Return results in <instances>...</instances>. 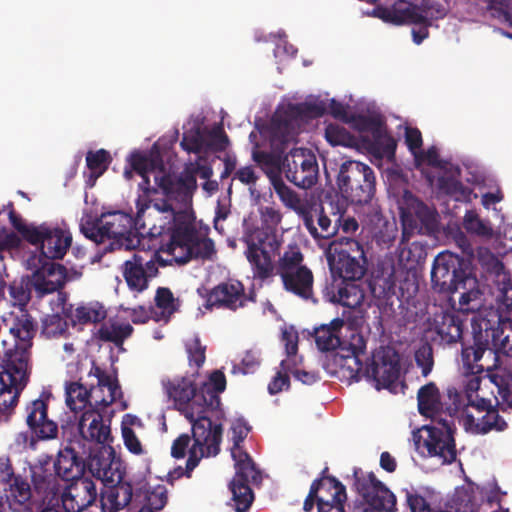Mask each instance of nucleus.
I'll return each mask as SVG.
<instances>
[{"instance_id": "nucleus-1", "label": "nucleus", "mask_w": 512, "mask_h": 512, "mask_svg": "<svg viewBox=\"0 0 512 512\" xmlns=\"http://www.w3.org/2000/svg\"><path fill=\"white\" fill-rule=\"evenodd\" d=\"M163 386L176 408L184 413L192 425L194 443L189 449L185 468L187 476L190 477V473L203 457L219 454L223 425L212 421L210 415L206 414L204 403L196 399L199 389L188 378L168 380L163 382Z\"/></svg>"}, {"instance_id": "nucleus-2", "label": "nucleus", "mask_w": 512, "mask_h": 512, "mask_svg": "<svg viewBox=\"0 0 512 512\" xmlns=\"http://www.w3.org/2000/svg\"><path fill=\"white\" fill-rule=\"evenodd\" d=\"M155 183L160 187L164 198L155 200L153 208L158 212L170 214L169 250L178 259L176 250L186 251L199 236L192 211V199L197 189V181L193 175L181 177L159 175L156 176Z\"/></svg>"}, {"instance_id": "nucleus-3", "label": "nucleus", "mask_w": 512, "mask_h": 512, "mask_svg": "<svg viewBox=\"0 0 512 512\" xmlns=\"http://www.w3.org/2000/svg\"><path fill=\"white\" fill-rule=\"evenodd\" d=\"M498 323L496 327L485 329L483 334L474 336L487 343L485 359L493 361L487 364V377L497 387L499 397L506 403L512 404V373L499 365L498 353L512 357V276L504 274L499 282L496 296Z\"/></svg>"}, {"instance_id": "nucleus-4", "label": "nucleus", "mask_w": 512, "mask_h": 512, "mask_svg": "<svg viewBox=\"0 0 512 512\" xmlns=\"http://www.w3.org/2000/svg\"><path fill=\"white\" fill-rule=\"evenodd\" d=\"M81 232L97 244L109 241L106 251L133 250L140 244L131 231V217L122 211L102 213L95 220L82 223Z\"/></svg>"}, {"instance_id": "nucleus-5", "label": "nucleus", "mask_w": 512, "mask_h": 512, "mask_svg": "<svg viewBox=\"0 0 512 512\" xmlns=\"http://www.w3.org/2000/svg\"><path fill=\"white\" fill-rule=\"evenodd\" d=\"M369 15L393 25L431 23L446 16V8L435 0H421L418 4L397 0L391 6L377 5Z\"/></svg>"}, {"instance_id": "nucleus-6", "label": "nucleus", "mask_w": 512, "mask_h": 512, "mask_svg": "<svg viewBox=\"0 0 512 512\" xmlns=\"http://www.w3.org/2000/svg\"><path fill=\"white\" fill-rule=\"evenodd\" d=\"M353 487L360 496L352 505V512H395L396 497L373 472L353 469Z\"/></svg>"}, {"instance_id": "nucleus-7", "label": "nucleus", "mask_w": 512, "mask_h": 512, "mask_svg": "<svg viewBox=\"0 0 512 512\" xmlns=\"http://www.w3.org/2000/svg\"><path fill=\"white\" fill-rule=\"evenodd\" d=\"M376 178L373 169L359 161L348 160L341 164L337 185L344 198L353 204L369 203L375 193Z\"/></svg>"}, {"instance_id": "nucleus-8", "label": "nucleus", "mask_w": 512, "mask_h": 512, "mask_svg": "<svg viewBox=\"0 0 512 512\" xmlns=\"http://www.w3.org/2000/svg\"><path fill=\"white\" fill-rule=\"evenodd\" d=\"M468 264L458 255L446 251L439 253L431 269L433 288L440 293H454L466 284L475 285L476 280L470 277Z\"/></svg>"}, {"instance_id": "nucleus-9", "label": "nucleus", "mask_w": 512, "mask_h": 512, "mask_svg": "<svg viewBox=\"0 0 512 512\" xmlns=\"http://www.w3.org/2000/svg\"><path fill=\"white\" fill-rule=\"evenodd\" d=\"M128 161L132 170L142 179L138 183L141 193L136 199V222L139 223L146 210L153 206L155 200H158L154 196L161 193L160 187L155 183L156 176L170 174L164 170L161 161L158 163L155 159L138 151L133 152Z\"/></svg>"}, {"instance_id": "nucleus-10", "label": "nucleus", "mask_w": 512, "mask_h": 512, "mask_svg": "<svg viewBox=\"0 0 512 512\" xmlns=\"http://www.w3.org/2000/svg\"><path fill=\"white\" fill-rule=\"evenodd\" d=\"M327 112V104L322 100L289 104L283 111H276L272 119V136L281 144L291 142L297 132L298 121L322 117Z\"/></svg>"}, {"instance_id": "nucleus-11", "label": "nucleus", "mask_w": 512, "mask_h": 512, "mask_svg": "<svg viewBox=\"0 0 512 512\" xmlns=\"http://www.w3.org/2000/svg\"><path fill=\"white\" fill-rule=\"evenodd\" d=\"M4 323L15 339V347L5 352L3 361L30 366L31 348L37 331L33 317L27 310H21L18 314L11 313Z\"/></svg>"}, {"instance_id": "nucleus-12", "label": "nucleus", "mask_w": 512, "mask_h": 512, "mask_svg": "<svg viewBox=\"0 0 512 512\" xmlns=\"http://www.w3.org/2000/svg\"><path fill=\"white\" fill-rule=\"evenodd\" d=\"M159 266H165V262L156 252L148 254L138 251L123 262L121 273L128 289L134 294H140L148 289L150 281L158 275Z\"/></svg>"}, {"instance_id": "nucleus-13", "label": "nucleus", "mask_w": 512, "mask_h": 512, "mask_svg": "<svg viewBox=\"0 0 512 512\" xmlns=\"http://www.w3.org/2000/svg\"><path fill=\"white\" fill-rule=\"evenodd\" d=\"M30 366L3 361L0 372V422L8 421L28 384Z\"/></svg>"}, {"instance_id": "nucleus-14", "label": "nucleus", "mask_w": 512, "mask_h": 512, "mask_svg": "<svg viewBox=\"0 0 512 512\" xmlns=\"http://www.w3.org/2000/svg\"><path fill=\"white\" fill-rule=\"evenodd\" d=\"M453 434L452 427L444 421L441 427L424 426L413 433V439L417 449L422 446L426 448L429 456L438 457L442 463L451 464L457 456Z\"/></svg>"}, {"instance_id": "nucleus-15", "label": "nucleus", "mask_w": 512, "mask_h": 512, "mask_svg": "<svg viewBox=\"0 0 512 512\" xmlns=\"http://www.w3.org/2000/svg\"><path fill=\"white\" fill-rule=\"evenodd\" d=\"M345 239V247L336 249L334 255L328 256L330 272L345 281L360 280L366 272L367 264L363 246L353 238Z\"/></svg>"}, {"instance_id": "nucleus-16", "label": "nucleus", "mask_w": 512, "mask_h": 512, "mask_svg": "<svg viewBox=\"0 0 512 512\" xmlns=\"http://www.w3.org/2000/svg\"><path fill=\"white\" fill-rule=\"evenodd\" d=\"M461 420L466 431L473 434H486L492 430L504 431L506 421L489 400L470 401L462 411Z\"/></svg>"}, {"instance_id": "nucleus-17", "label": "nucleus", "mask_w": 512, "mask_h": 512, "mask_svg": "<svg viewBox=\"0 0 512 512\" xmlns=\"http://www.w3.org/2000/svg\"><path fill=\"white\" fill-rule=\"evenodd\" d=\"M286 178L295 186L309 189L318 180L319 168L316 156L308 149H293L284 158Z\"/></svg>"}, {"instance_id": "nucleus-18", "label": "nucleus", "mask_w": 512, "mask_h": 512, "mask_svg": "<svg viewBox=\"0 0 512 512\" xmlns=\"http://www.w3.org/2000/svg\"><path fill=\"white\" fill-rule=\"evenodd\" d=\"M400 356L398 352L390 347L376 349L367 364L364 376L375 383L376 389L387 388L394 384L400 376Z\"/></svg>"}, {"instance_id": "nucleus-19", "label": "nucleus", "mask_w": 512, "mask_h": 512, "mask_svg": "<svg viewBox=\"0 0 512 512\" xmlns=\"http://www.w3.org/2000/svg\"><path fill=\"white\" fill-rule=\"evenodd\" d=\"M28 402L25 406V423L31 432L30 444L35 440L47 441L58 436V424L48 417L49 395Z\"/></svg>"}, {"instance_id": "nucleus-20", "label": "nucleus", "mask_w": 512, "mask_h": 512, "mask_svg": "<svg viewBox=\"0 0 512 512\" xmlns=\"http://www.w3.org/2000/svg\"><path fill=\"white\" fill-rule=\"evenodd\" d=\"M88 469L103 486L123 481L125 476V467L116 458L111 445L101 446L96 451L89 449Z\"/></svg>"}, {"instance_id": "nucleus-21", "label": "nucleus", "mask_w": 512, "mask_h": 512, "mask_svg": "<svg viewBox=\"0 0 512 512\" xmlns=\"http://www.w3.org/2000/svg\"><path fill=\"white\" fill-rule=\"evenodd\" d=\"M37 234L30 244L40 245L41 253L47 259V262L63 259L72 245V234L60 227H53L44 223L37 227Z\"/></svg>"}, {"instance_id": "nucleus-22", "label": "nucleus", "mask_w": 512, "mask_h": 512, "mask_svg": "<svg viewBox=\"0 0 512 512\" xmlns=\"http://www.w3.org/2000/svg\"><path fill=\"white\" fill-rule=\"evenodd\" d=\"M80 447L79 441H70L58 453L54 463L55 473L64 481H74L84 477L86 467L88 468L89 451L77 450Z\"/></svg>"}, {"instance_id": "nucleus-23", "label": "nucleus", "mask_w": 512, "mask_h": 512, "mask_svg": "<svg viewBox=\"0 0 512 512\" xmlns=\"http://www.w3.org/2000/svg\"><path fill=\"white\" fill-rule=\"evenodd\" d=\"M98 496L95 482L89 477L75 479L61 493L66 512H82L94 504Z\"/></svg>"}, {"instance_id": "nucleus-24", "label": "nucleus", "mask_w": 512, "mask_h": 512, "mask_svg": "<svg viewBox=\"0 0 512 512\" xmlns=\"http://www.w3.org/2000/svg\"><path fill=\"white\" fill-rule=\"evenodd\" d=\"M206 307H222L229 310H237L244 307L253 297H247L245 289L240 281L222 282L211 289L206 296Z\"/></svg>"}, {"instance_id": "nucleus-25", "label": "nucleus", "mask_w": 512, "mask_h": 512, "mask_svg": "<svg viewBox=\"0 0 512 512\" xmlns=\"http://www.w3.org/2000/svg\"><path fill=\"white\" fill-rule=\"evenodd\" d=\"M78 431L84 441L108 446L113 441L110 421L106 423L103 415L90 407L82 412L78 420Z\"/></svg>"}, {"instance_id": "nucleus-26", "label": "nucleus", "mask_w": 512, "mask_h": 512, "mask_svg": "<svg viewBox=\"0 0 512 512\" xmlns=\"http://www.w3.org/2000/svg\"><path fill=\"white\" fill-rule=\"evenodd\" d=\"M350 348H341V351L347 353H337L334 356V362L339 367V372L342 377L348 381H359L364 376L363 363L361 357L365 354L366 343L362 336L352 338V342L349 344Z\"/></svg>"}, {"instance_id": "nucleus-27", "label": "nucleus", "mask_w": 512, "mask_h": 512, "mask_svg": "<svg viewBox=\"0 0 512 512\" xmlns=\"http://www.w3.org/2000/svg\"><path fill=\"white\" fill-rule=\"evenodd\" d=\"M226 389V377L220 370H215L209 377V383L203 384L196 396L197 401H202L205 406L206 414L210 415L212 421L216 423L224 417V411L221 408V399L219 394Z\"/></svg>"}, {"instance_id": "nucleus-28", "label": "nucleus", "mask_w": 512, "mask_h": 512, "mask_svg": "<svg viewBox=\"0 0 512 512\" xmlns=\"http://www.w3.org/2000/svg\"><path fill=\"white\" fill-rule=\"evenodd\" d=\"M486 350L487 343H484L477 338L473 342V345L462 348L461 358L463 367L467 374H471V377L466 383V390L469 392H477L479 390L481 378L478 375L484 371L487 372V365L479 363L483 358H485Z\"/></svg>"}, {"instance_id": "nucleus-29", "label": "nucleus", "mask_w": 512, "mask_h": 512, "mask_svg": "<svg viewBox=\"0 0 512 512\" xmlns=\"http://www.w3.org/2000/svg\"><path fill=\"white\" fill-rule=\"evenodd\" d=\"M331 213L334 217L332 220L325 211V207L321 206L319 211H316L317 224H314L313 215L309 212L303 216V221L306 229L314 239H329L336 235L339 230V223L342 220L341 207L338 204L329 203Z\"/></svg>"}, {"instance_id": "nucleus-30", "label": "nucleus", "mask_w": 512, "mask_h": 512, "mask_svg": "<svg viewBox=\"0 0 512 512\" xmlns=\"http://www.w3.org/2000/svg\"><path fill=\"white\" fill-rule=\"evenodd\" d=\"M66 268L54 262H45L37 269L31 279V285L40 295L53 293L65 285Z\"/></svg>"}, {"instance_id": "nucleus-31", "label": "nucleus", "mask_w": 512, "mask_h": 512, "mask_svg": "<svg viewBox=\"0 0 512 512\" xmlns=\"http://www.w3.org/2000/svg\"><path fill=\"white\" fill-rule=\"evenodd\" d=\"M283 287L287 292L294 294L302 300L317 303L313 293L314 277L312 271L306 266H300L293 272H285L282 276Z\"/></svg>"}, {"instance_id": "nucleus-32", "label": "nucleus", "mask_w": 512, "mask_h": 512, "mask_svg": "<svg viewBox=\"0 0 512 512\" xmlns=\"http://www.w3.org/2000/svg\"><path fill=\"white\" fill-rule=\"evenodd\" d=\"M133 498L132 485L123 480L120 482L105 484L100 493L102 508L108 512H118L126 507Z\"/></svg>"}, {"instance_id": "nucleus-33", "label": "nucleus", "mask_w": 512, "mask_h": 512, "mask_svg": "<svg viewBox=\"0 0 512 512\" xmlns=\"http://www.w3.org/2000/svg\"><path fill=\"white\" fill-rule=\"evenodd\" d=\"M433 330L443 344H453L462 337V321L453 313L442 312L435 314Z\"/></svg>"}, {"instance_id": "nucleus-34", "label": "nucleus", "mask_w": 512, "mask_h": 512, "mask_svg": "<svg viewBox=\"0 0 512 512\" xmlns=\"http://www.w3.org/2000/svg\"><path fill=\"white\" fill-rule=\"evenodd\" d=\"M344 326V320L334 318L329 324H323L314 329V339L317 348L322 351H332L339 348L342 344L340 332Z\"/></svg>"}, {"instance_id": "nucleus-35", "label": "nucleus", "mask_w": 512, "mask_h": 512, "mask_svg": "<svg viewBox=\"0 0 512 512\" xmlns=\"http://www.w3.org/2000/svg\"><path fill=\"white\" fill-rule=\"evenodd\" d=\"M247 249L256 252H269L276 254L281 246L276 230L271 227L256 229L246 240Z\"/></svg>"}, {"instance_id": "nucleus-36", "label": "nucleus", "mask_w": 512, "mask_h": 512, "mask_svg": "<svg viewBox=\"0 0 512 512\" xmlns=\"http://www.w3.org/2000/svg\"><path fill=\"white\" fill-rule=\"evenodd\" d=\"M134 329L129 323L118 321L102 323L95 333L97 339L104 342H112L121 350H124L123 343L129 338Z\"/></svg>"}, {"instance_id": "nucleus-37", "label": "nucleus", "mask_w": 512, "mask_h": 512, "mask_svg": "<svg viewBox=\"0 0 512 512\" xmlns=\"http://www.w3.org/2000/svg\"><path fill=\"white\" fill-rule=\"evenodd\" d=\"M94 393H96V390L93 385L88 388L78 381L69 382L65 387L66 404L72 411L77 413L90 405V398Z\"/></svg>"}, {"instance_id": "nucleus-38", "label": "nucleus", "mask_w": 512, "mask_h": 512, "mask_svg": "<svg viewBox=\"0 0 512 512\" xmlns=\"http://www.w3.org/2000/svg\"><path fill=\"white\" fill-rule=\"evenodd\" d=\"M245 255L255 280L264 282L274 275L275 267L269 252H256L252 248L251 250H246Z\"/></svg>"}, {"instance_id": "nucleus-39", "label": "nucleus", "mask_w": 512, "mask_h": 512, "mask_svg": "<svg viewBox=\"0 0 512 512\" xmlns=\"http://www.w3.org/2000/svg\"><path fill=\"white\" fill-rule=\"evenodd\" d=\"M418 410L423 416H432L441 410V396L434 382L422 386L417 393Z\"/></svg>"}, {"instance_id": "nucleus-40", "label": "nucleus", "mask_w": 512, "mask_h": 512, "mask_svg": "<svg viewBox=\"0 0 512 512\" xmlns=\"http://www.w3.org/2000/svg\"><path fill=\"white\" fill-rule=\"evenodd\" d=\"M235 461V476L233 479H238L244 482H257L260 479V472L257 470L251 456L245 451H237L231 453Z\"/></svg>"}, {"instance_id": "nucleus-41", "label": "nucleus", "mask_w": 512, "mask_h": 512, "mask_svg": "<svg viewBox=\"0 0 512 512\" xmlns=\"http://www.w3.org/2000/svg\"><path fill=\"white\" fill-rule=\"evenodd\" d=\"M5 490L8 492L6 497L9 506L15 511H19L32 497L30 484L20 475L14 478V481Z\"/></svg>"}, {"instance_id": "nucleus-42", "label": "nucleus", "mask_w": 512, "mask_h": 512, "mask_svg": "<svg viewBox=\"0 0 512 512\" xmlns=\"http://www.w3.org/2000/svg\"><path fill=\"white\" fill-rule=\"evenodd\" d=\"M59 476L52 474L46 469L39 468L37 471H33L32 481L34 488L39 494H43L46 497L56 496L60 491Z\"/></svg>"}, {"instance_id": "nucleus-43", "label": "nucleus", "mask_w": 512, "mask_h": 512, "mask_svg": "<svg viewBox=\"0 0 512 512\" xmlns=\"http://www.w3.org/2000/svg\"><path fill=\"white\" fill-rule=\"evenodd\" d=\"M112 161L110 153L105 149L88 151L86 154V166L89 169V180L93 183L102 176Z\"/></svg>"}, {"instance_id": "nucleus-44", "label": "nucleus", "mask_w": 512, "mask_h": 512, "mask_svg": "<svg viewBox=\"0 0 512 512\" xmlns=\"http://www.w3.org/2000/svg\"><path fill=\"white\" fill-rule=\"evenodd\" d=\"M337 295L336 304L348 308L360 306L364 299L363 289L353 280L343 281L341 288L337 290Z\"/></svg>"}, {"instance_id": "nucleus-45", "label": "nucleus", "mask_w": 512, "mask_h": 512, "mask_svg": "<svg viewBox=\"0 0 512 512\" xmlns=\"http://www.w3.org/2000/svg\"><path fill=\"white\" fill-rule=\"evenodd\" d=\"M185 252V257L179 258L183 263L191 259L210 260L216 254V249L212 239L199 235Z\"/></svg>"}, {"instance_id": "nucleus-46", "label": "nucleus", "mask_w": 512, "mask_h": 512, "mask_svg": "<svg viewBox=\"0 0 512 512\" xmlns=\"http://www.w3.org/2000/svg\"><path fill=\"white\" fill-rule=\"evenodd\" d=\"M249 483L239 481L238 479H232L230 482L229 487L232 493V500L235 502L236 512L248 511L254 500V494Z\"/></svg>"}, {"instance_id": "nucleus-47", "label": "nucleus", "mask_w": 512, "mask_h": 512, "mask_svg": "<svg viewBox=\"0 0 512 512\" xmlns=\"http://www.w3.org/2000/svg\"><path fill=\"white\" fill-rule=\"evenodd\" d=\"M270 181L275 193L286 207L293 210L300 209L301 199L294 190L285 184L280 175L271 176Z\"/></svg>"}, {"instance_id": "nucleus-48", "label": "nucleus", "mask_w": 512, "mask_h": 512, "mask_svg": "<svg viewBox=\"0 0 512 512\" xmlns=\"http://www.w3.org/2000/svg\"><path fill=\"white\" fill-rule=\"evenodd\" d=\"M107 312L105 308L98 304H90L87 306H79L72 314V320L79 324L97 323L106 318Z\"/></svg>"}, {"instance_id": "nucleus-49", "label": "nucleus", "mask_w": 512, "mask_h": 512, "mask_svg": "<svg viewBox=\"0 0 512 512\" xmlns=\"http://www.w3.org/2000/svg\"><path fill=\"white\" fill-rule=\"evenodd\" d=\"M155 304L161 309L162 318L168 320L171 315L178 311L180 300L174 297L169 288L159 287L155 294Z\"/></svg>"}, {"instance_id": "nucleus-50", "label": "nucleus", "mask_w": 512, "mask_h": 512, "mask_svg": "<svg viewBox=\"0 0 512 512\" xmlns=\"http://www.w3.org/2000/svg\"><path fill=\"white\" fill-rule=\"evenodd\" d=\"M97 389L100 391L103 388L108 390V395L105 397L97 398L95 397L96 406L107 407L111 405L117 397L121 394V388L116 378H112L110 375L105 373L98 381H97Z\"/></svg>"}, {"instance_id": "nucleus-51", "label": "nucleus", "mask_w": 512, "mask_h": 512, "mask_svg": "<svg viewBox=\"0 0 512 512\" xmlns=\"http://www.w3.org/2000/svg\"><path fill=\"white\" fill-rule=\"evenodd\" d=\"M145 504L138 512H156L162 510L167 503V490L164 486H157L153 490L144 492Z\"/></svg>"}, {"instance_id": "nucleus-52", "label": "nucleus", "mask_w": 512, "mask_h": 512, "mask_svg": "<svg viewBox=\"0 0 512 512\" xmlns=\"http://www.w3.org/2000/svg\"><path fill=\"white\" fill-rule=\"evenodd\" d=\"M303 254L297 245H290L288 250L279 258L278 274L282 276L285 272H293L302 265Z\"/></svg>"}, {"instance_id": "nucleus-53", "label": "nucleus", "mask_w": 512, "mask_h": 512, "mask_svg": "<svg viewBox=\"0 0 512 512\" xmlns=\"http://www.w3.org/2000/svg\"><path fill=\"white\" fill-rule=\"evenodd\" d=\"M368 149L377 157H392L395 154L396 142L393 137L387 135L382 129L379 137L373 138L369 142Z\"/></svg>"}, {"instance_id": "nucleus-54", "label": "nucleus", "mask_w": 512, "mask_h": 512, "mask_svg": "<svg viewBox=\"0 0 512 512\" xmlns=\"http://www.w3.org/2000/svg\"><path fill=\"white\" fill-rule=\"evenodd\" d=\"M482 306V293L480 290L474 287H466L459 298L458 310L464 314H469L480 311Z\"/></svg>"}, {"instance_id": "nucleus-55", "label": "nucleus", "mask_w": 512, "mask_h": 512, "mask_svg": "<svg viewBox=\"0 0 512 512\" xmlns=\"http://www.w3.org/2000/svg\"><path fill=\"white\" fill-rule=\"evenodd\" d=\"M463 226L468 233L482 237H490L493 234L492 227L480 219L474 210H468L465 213Z\"/></svg>"}, {"instance_id": "nucleus-56", "label": "nucleus", "mask_w": 512, "mask_h": 512, "mask_svg": "<svg viewBox=\"0 0 512 512\" xmlns=\"http://www.w3.org/2000/svg\"><path fill=\"white\" fill-rule=\"evenodd\" d=\"M66 321L59 314L47 315L42 321L41 334L48 339L58 338L67 332Z\"/></svg>"}, {"instance_id": "nucleus-57", "label": "nucleus", "mask_w": 512, "mask_h": 512, "mask_svg": "<svg viewBox=\"0 0 512 512\" xmlns=\"http://www.w3.org/2000/svg\"><path fill=\"white\" fill-rule=\"evenodd\" d=\"M424 250L418 242L400 247L398 258L407 269L414 268L423 257Z\"/></svg>"}, {"instance_id": "nucleus-58", "label": "nucleus", "mask_w": 512, "mask_h": 512, "mask_svg": "<svg viewBox=\"0 0 512 512\" xmlns=\"http://www.w3.org/2000/svg\"><path fill=\"white\" fill-rule=\"evenodd\" d=\"M415 362L421 369V374L427 377L434 366L433 347L429 343H423L415 352Z\"/></svg>"}, {"instance_id": "nucleus-59", "label": "nucleus", "mask_w": 512, "mask_h": 512, "mask_svg": "<svg viewBox=\"0 0 512 512\" xmlns=\"http://www.w3.org/2000/svg\"><path fill=\"white\" fill-rule=\"evenodd\" d=\"M333 497L322 495L318 499V512H345L344 504L347 501V495H343V489L335 492Z\"/></svg>"}, {"instance_id": "nucleus-60", "label": "nucleus", "mask_w": 512, "mask_h": 512, "mask_svg": "<svg viewBox=\"0 0 512 512\" xmlns=\"http://www.w3.org/2000/svg\"><path fill=\"white\" fill-rule=\"evenodd\" d=\"M186 352L191 367L199 369L203 366L206 360V346L201 344L199 337L196 336L186 344Z\"/></svg>"}, {"instance_id": "nucleus-61", "label": "nucleus", "mask_w": 512, "mask_h": 512, "mask_svg": "<svg viewBox=\"0 0 512 512\" xmlns=\"http://www.w3.org/2000/svg\"><path fill=\"white\" fill-rule=\"evenodd\" d=\"M325 139L332 146H349L351 135L346 128L336 124H329L325 128Z\"/></svg>"}, {"instance_id": "nucleus-62", "label": "nucleus", "mask_w": 512, "mask_h": 512, "mask_svg": "<svg viewBox=\"0 0 512 512\" xmlns=\"http://www.w3.org/2000/svg\"><path fill=\"white\" fill-rule=\"evenodd\" d=\"M9 221L11 225L22 235V237L27 241L31 242V240L36 238L37 227L35 225H27L24 223L20 214H18L15 210H10L8 213Z\"/></svg>"}, {"instance_id": "nucleus-63", "label": "nucleus", "mask_w": 512, "mask_h": 512, "mask_svg": "<svg viewBox=\"0 0 512 512\" xmlns=\"http://www.w3.org/2000/svg\"><path fill=\"white\" fill-rule=\"evenodd\" d=\"M355 127L359 131L371 132L373 138L379 137L382 130V123L379 118L359 115L355 118Z\"/></svg>"}, {"instance_id": "nucleus-64", "label": "nucleus", "mask_w": 512, "mask_h": 512, "mask_svg": "<svg viewBox=\"0 0 512 512\" xmlns=\"http://www.w3.org/2000/svg\"><path fill=\"white\" fill-rule=\"evenodd\" d=\"M250 429L251 428L248 426V424L246 423V421L244 419H237L233 423V425L231 427L232 441H233L231 453L236 452V450L237 451L244 450L241 446V443L247 437L248 433L250 432Z\"/></svg>"}]
</instances>
